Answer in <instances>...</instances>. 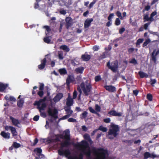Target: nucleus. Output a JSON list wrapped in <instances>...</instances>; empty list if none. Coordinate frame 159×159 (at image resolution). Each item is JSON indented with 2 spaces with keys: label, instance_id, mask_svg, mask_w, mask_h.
I'll return each mask as SVG.
<instances>
[{
  "label": "nucleus",
  "instance_id": "393cba45",
  "mask_svg": "<svg viewBox=\"0 0 159 159\" xmlns=\"http://www.w3.org/2000/svg\"><path fill=\"white\" fill-rule=\"evenodd\" d=\"M60 48L61 49H62L65 52H68L70 51V48L66 45H64L60 46Z\"/></svg>",
  "mask_w": 159,
  "mask_h": 159
},
{
  "label": "nucleus",
  "instance_id": "a19ab883",
  "mask_svg": "<svg viewBox=\"0 0 159 159\" xmlns=\"http://www.w3.org/2000/svg\"><path fill=\"white\" fill-rule=\"evenodd\" d=\"M97 1V0H93V2H91L90 3V4L89 6V9H90L91 8H92L93 7L94 4L96 3Z\"/></svg>",
  "mask_w": 159,
  "mask_h": 159
},
{
  "label": "nucleus",
  "instance_id": "72a5a7b5",
  "mask_svg": "<svg viewBox=\"0 0 159 159\" xmlns=\"http://www.w3.org/2000/svg\"><path fill=\"white\" fill-rule=\"evenodd\" d=\"M98 130H100L103 132H106L107 131V129L106 128L104 127L103 126H100L97 129Z\"/></svg>",
  "mask_w": 159,
  "mask_h": 159
},
{
  "label": "nucleus",
  "instance_id": "4c0bfd02",
  "mask_svg": "<svg viewBox=\"0 0 159 159\" xmlns=\"http://www.w3.org/2000/svg\"><path fill=\"white\" fill-rule=\"evenodd\" d=\"M119 18L116 19L115 24L116 25L118 26L120 24V20Z\"/></svg>",
  "mask_w": 159,
  "mask_h": 159
},
{
  "label": "nucleus",
  "instance_id": "5701e85b",
  "mask_svg": "<svg viewBox=\"0 0 159 159\" xmlns=\"http://www.w3.org/2000/svg\"><path fill=\"white\" fill-rule=\"evenodd\" d=\"M156 50H154L152 54V60L154 61H156V56L159 53V50H158L156 52Z\"/></svg>",
  "mask_w": 159,
  "mask_h": 159
},
{
  "label": "nucleus",
  "instance_id": "3c124183",
  "mask_svg": "<svg viewBox=\"0 0 159 159\" xmlns=\"http://www.w3.org/2000/svg\"><path fill=\"white\" fill-rule=\"evenodd\" d=\"M37 88V87L36 86H34L33 87V90L32 91V94L33 95H34L36 93L37 91H35V89Z\"/></svg>",
  "mask_w": 159,
  "mask_h": 159
},
{
  "label": "nucleus",
  "instance_id": "603ef678",
  "mask_svg": "<svg viewBox=\"0 0 159 159\" xmlns=\"http://www.w3.org/2000/svg\"><path fill=\"white\" fill-rule=\"evenodd\" d=\"M125 29L124 27L121 28L119 30V33L122 34L125 31Z\"/></svg>",
  "mask_w": 159,
  "mask_h": 159
},
{
  "label": "nucleus",
  "instance_id": "a18cd8bd",
  "mask_svg": "<svg viewBox=\"0 0 159 159\" xmlns=\"http://www.w3.org/2000/svg\"><path fill=\"white\" fill-rule=\"evenodd\" d=\"M147 99L149 101H152V96L151 94H148L147 96Z\"/></svg>",
  "mask_w": 159,
  "mask_h": 159
},
{
  "label": "nucleus",
  "instance_id": "6e6552de",
  "mask_svg": "<svg viewBox=\"0 0 159 159\" xmlns=\"http://www.w3.org/2000/svg\"><path fill=\"white\" fill-rule=\"evenodd\" d=\"M48 112L49 116H51L55 119L58 118V111L57 109H54L53 112H52V110L51 108H49L48 109Z\"/></svg>",
  "mask_w": 159,
  "mask_h": 159
},
{
  "label": "nucleus",
  "instance_id": "7c9ffc66",
  "mask_svg": "<svg viewBox=\"0 0 159 159\" xmlns=\"http://www.w3.org/2000/svg\"><path fill=\"white\" fill-rule=\"evenodd\" d=\"M88 112L86 111H84L80 116L81 119L85 118L87 116Z\"/></svg>",
  "mask_w": 159,
  "mask_h": 159
},
{
  "label": "nucleus",
  "instance_id": "864d4df0",
  "mask_svg": "<svg viewBox=\"0 0 159 159\" xmlns=\"http://www.w3.org/2000/svg\"><path fill=\"white\" fill-rule=\"evenodd\" d=\"M114 16V14L113 13H111V14H110L109 16H108V20H109L111 21H112L111 18H112V17L113 16Z\"/></svg>",
  "mask_w": 159,
  "mask_h": 159
},
{
  "label": "nucleus",
  "instance_id": "412c9836",
  "mask_svg": "<svg viewBox=\"0 0 159 159\" xmlns=\"http://www.w3.org/2000/svg\"><path fill=\"white\" fill-rule=\"evenodd\" d=\"M8 84H0V92H3L4 90L8 87Z\"/></svg>",
  "mask_w": 159,
  "mask_h": 159
},
{
  "label": "nucleus",
  "instance_id": "0e129e2a",
  "mask_svg": "<svg viewBox=\"0 0 159 159\" xmlns=\"http://www.w3.org/2000/svg\"><path fill=\"white\" fill-rule=\"evenodd\" d=\"M58 56V58L62 60L63 58V57L62 53H59Z\"/></svg>",
  "mask_w": 159,
  "mask_h": 159
},
{
  "label": "nucleus",
  "instance_id": "ddd939ff",
  "mask_svg": "<svg viewBox=\"0 0 159 159\" xmlns=\"http://www.w3.org/2000/svg\"><path fill=\"white\" fill-rule=\"evenodd\" d=\"M47 62V60L46 58H44L41 61V64L38 66V67L39 69L40 70L43 69L45 66Z\"/></svg>",
  "mask_w": 159,
  "mask_h": 159
},
{
  "label": "nucleus",
  "instance_id": "bf43d9fd",
  "mask_svg": "<svg viewBox=\"0 0 159 159\" xmlns=\"http://www.w3.org/2000/svg\"><path fill=\"white\" fill-rule=\"evenodd\" d=\"M89 110L92 113H96V111L91 107H89Z\"/></svg>",
  "mask_w": 159,
  "mask_h": 159
},
{
  "label": "nucleus",
  "instance_id": "0eeeda50",
  "mask_svg": "<svg viewBox=\"0 0 159 159\" xmlns=\"http://www.w3.org/2000/svg\"><path fill=\"white\" fill-rule=\"evenodd\" d=\"M5 129L6 131L10 130L13 137L16 136L18 134L17 132L16 128L12 126L6 125L5 127Z\"/></svg>",
  "mask_w": 159,
  "mask_h": 159
},
{
  "label": "nucleus",
  "instance_id": "79ce46f5",
  "mask_svg": "<svg viewBox=\"0 0 159 159\" xmlns=\"http://www.w3.org/2000/svg\"><path fill=\"white\" fill-rule=\"evenodd\" d=\"M150 154L148 152H146L144 154V156L145 159H147L150 157Z\"/></svg>",
  "mask_w": 159,
  "mask_h": 159
},
{
  "label": "nucleus",
  "instance_id": "774afa93",
  "mask_svg": "<svg viewBox=\"0 0 159 159\" xmlns=\"http://www.w3.org/2000/svg\"><path fill=\"white\" fill-rule=\"evenodd\" d=\"M60 13L62 15H65L66 13V11L64 10H61L60 11Z\"/></svg>",
  "mask_w": 159,
  "mask_h": 159
},
{
  "label": "nucleus",
  "instance_id": "c9c22d12",
  "mask_svg": "<svg viewBox=\"0 0 159 159\" xmlns=\"http://www.w3.org/2000/svg\"><path fill=\"white\" fill-rule=\"evenodd\" d=\"M151 84L152 87L154 86V84L156 83L157 80L155 79H151L150 80Z\"/></svg>",
  "mask_w": 159,
  "mask_h": 159
},
{
  "label": "nucleus",
  "instance_id": "f03ea898",
  "mask_svg": "<svg viewBox=\"0 0 159 159\" xmlns=\"http://www.w3.org/2000/svg\"><path fill=\"white\" fill-rule=\"evenodd\" d=\"M65 134L64 137H61V139H64L65 140L63 143H61V148L58 150V153L60 156L65 155L67 156L70 154V153L68 149L64 150L63 148L67 147L70 146L71 143L70 142V131L67 129L64 131Z\"/></svg>",
  "mask_w": 159,
  "mask_h": 159
},
{
  "label": "nucleus",
  "instance_id": "69168bd1",
  "mask_svg": "<svg viewBox=\"0 0 159 159\" xmlns=\"http://www.w3.org/2000/svg\"><path fill=\"white\" fill-rule=\"evenodd\" d=\"M40 112V115L41 116H42L43 117H46V113L44 112H42L41 111V112Z\"/></svg>",
  "mask_w": 159,
  "mask_h": 159
},
{
  "label": "nucleus",
  "instance_id": "a211bd4d",
  "mask_svg": "<svg viewBox=\"0 0 159 159\" xmlns=\"http://www.w3.org/2000/svg\"><path fill=\"white\" fill-rule=\"evenodd\" d=\"M81 58L83 61H87L91 59V56L89 55L85 54L81 56Z\"/></svg>",
  "mask_w": 159,
  "mask_h": 159
},
{
  "label": "nucleus",
  "instance_id": "ea45409f",
  "mask_svg": "<svg viewBox=\"0 0 159 159\" xmlns=\"http://www.w3.org/2000/svg\"><path fill=\"white\" fill-rule=\"evenodd\" d=\"M150 42L149 39H148L145 40L143 44V47H144L146 46Z\"/></svg>",
  "mask_w": 159,
  "mask_h": 159
},
{
  "label": "nucleus",
  "instance_id": "052dcab7",
  "mask_svg": "<svg viewBox=\"0 0 159 159\" xmlns=\"http://www.w3.org/2000/svg\"><path fill=\"white\" fill-rule=\"evenodd\" d=\"M103 121L105 123H109L111 121V120L110 118H105L103 119Z\"/></svg>",
  "mask_w": 159,
  "mask_h": 159
},
{
  "label": "nucleus",
  "instance_id": "6ab92c4d",
  "mask_svg": "<svg viewBox=\"0 0 159 159\" xmlns=\"http://www.w3.org/2000/svg\"><path fill=\"white\" fill-rule=\"evenodd\" d=\"M10 119L13 125L17 126H18V125L20 124V122L18 120L14 118L11 116L10 117Z\"/></svg>",
  "mask_w": 159,
  "mask_h": 159
},
{
  "label": "nucleus",
  "instance_id": "c03bdc74",
  "mask_svg": "<svg viewBox=\"0 0 159 159\" xmlns=\"http://www.w3.org/2000/svg\"><path fill=\"white\" fill-rule=\"evenodd\" d=\"M94 79H95V81L96 82H98V81H100L101 80V78L100 75H98L96 76L95 77Z\"/></svg>",
  "mask_w": 159,
  "mask_h": 159
},
{
  "label": "nucleus",
  "instance_id": "5fc2aeb1",
  "mask_svg": "<svg viewBox=\"0 0 159 159\" xmlns=\"http://www.w3.org/2000/svg\"><path fill=\"white\" fill-rule=\"evenodd\" d=\"M9 101L15 102L16 101V99L13 96H10L9 97Z\"/></svg>",
  "mask_w": 159,
  "mask_h": 159
},
{
  "label": "nucleus",
  "instance_id": "4be33fe9",
  "mask_svg": "<svg viewBox=\"0 0 159 159\" xmlns=\"http://www.w3.org/2000/svg\"><path fill=\"white\" fill-rule=\"evenodd\" d=\"M34 151L35 152H37V153H39V154L38 155L39 157L40 156H41V157H44V155L41 154L42 152V150L40 148H36L34 149Z\"/></svg>",
  "mask_w": 159,
  "mask_h": 159
},
{
  "label": "nucleus",
  "instance_id": "6e6d98bb",
  "mask_svg": "<svg viewBox=\"0 0 159 159\" xmlns=\"http://www.w3.org/2000/svg\"><path fill=\"white\" fill-rule=\"evenodd\" d=\"M68 121L69 122H74L76 121V120L73 118H70L68 119Z\"/></svg>",
  "mask_w": 159,
  "mask_h": 159
},
{
  "label": "nucleus",
  "instance_id": "1a4fd4ad",
  "mask_svg": "<svg viewBox=\"0 0 159 159\" xmlns=\"http://www.w3.org/2000/svg\"><path fill=\"white\" fill-rule=\"evenodd\" d=\"M66 28L68 29L73 25V19L70 17H67L66 19Z\"/></svg>",
  "mask_w": 159,
  "mask_h": 159
},
{
  "label": "nucleus",
  "instance_id": "13d9d810",
  "mask_svg": "<svg viewBox=\"0 0 159 159\" xmlns=\"http://www.w3.org/2000/svg\"><path fill=\"white\" fill-rule=\"evenodd\" d=\"M99 48L98 46L95 45L93 46V49L94 51H97L98 50Z\"/></svg>",
  "mask_w": 159,
  "mask_h": 159
},
{
  "label": "nucleus",
  "instance_id": "aec40b11",
  "mask_svg": "<svg viewBox=\"0 0 159 159\" xmlns=\"http://www.w3.org/2000/svg\"><path fill=\"white\" fill-rule=\"evenodd\" d=\"M0 134L3 138L5 139H9L10 138V134L8 132L6 133L4 131H2Z\"/></svg>",
  "mask_w": 159,
  "mask_h": 159
},
{
  "label": "nucleus",
  "instance_id": "473e14b6",
  "mask_svg": "<svg viewBox=\"0 0 159 159\" xmlns=\"http://www.w3.org/2000/svg\"><path fill=\"white\" fill-rule=\"evenodd\" d=\"M129 63L131 64H133L134 65H136L138 64V63L137 61L135 58H133L129 61Z\"/></svg>",
  "mask_w": 159,
  "mask_h": 159
},
{
  "label": "nucleus",
  "instance_id": "f704fd0d",
  "mask_svg": "<svg viewBox=\"0 0 159 159\" xmlns=\"http://www.w3.org/2000/svg\"><path fill=\"white\" fill-rule=\"evenodd\" d=\"M116 15L118 17V18H120V19L122 20L123 19V18L121 15V13L120 11H117L116 13Z\"/></svg>",
  "mask_w": 159,
  "mask_h": 159
},
{
  "label": "nucleus",
  "instance_id": "9d476101",
  "mask_svg": "<svg viewBox=\"0 0 159 159\" xmlns=\"http://www.w3.org/2000/svg\"><path fill=\"white\" fill-rule=\"evenodd\" d=\"M73 104V99L71 98L70 93L68 94L67 98L66 99V105L67 106L70 107Z\"/></svg>",
  "mask_w": 159,
  "mask_h": 159
},
{
  "label": "nucleus",
  "instance_id": "9b49d317",
  "mask_svg": "<svg viewBox=\"0 0 159 159\" xmlns=\"http://www.w3.org/2000/svg\"><path fill=\"white\" fill-rule=\"evenodd\" d=\"M106 90L111 92H115L116 91V88L115 86L111 85H105L104 87Z\"/></svg>",
  "mask_w": 159,
  "mask_h": 159
},
{
  "label": "nucleus",
  "instance_id": "338daca9",
  "mask_svg": "<svg viewBox=\"0 0 159 159\" xmlns=\"http://www.w3.org/2000/svg\"><path fill=\"white\" fill-rule=\"evenodd\" d=\"M124 142L130 145L131 144L133 143V141L131 140H126Z\"/></svg>",
  "mask_w": 159,
  "mask_h": 159
},
{
  "label": "nucleus",
  "instance_id": "f8f14e48",
  "mask_svg": "<svg viewBox=\"0 0 159 159\" xmlns=\"http://www.w3.org/2000/svg\"><path fill=\"white\" fill-rule=\"evenodd\" d=\"M143 16V19L144 22L149 21H150V22H151L153 21L154 20V19L152 16H150V17H149L148 14H144Z\"/></svg>",
  "mask_w": 159,
  "mask_h": 159
},
{
  "label": "nucleus",
  "instance_id": "20e7f679",
  "mask_svg": "<svg viewBox=\"0 0 159 159\" xmlns=\"http://www.w3.org/2000/svg\"><path fill=\"white\" fill-rule=\"evenodd\" d=\"M80 86L84 95L86 96H88L89 94V93L91 91L92 89L91 84L89 83H87L85 85L84 82H82Z\"/></svg>",
  "mask_w": 159,
  "mask_h": 159
},
{
  "label": "nucleus",
  "instance_id": "423d86ee",
  "mask_svg": "<svg viewBox=\"0 0 159 159\" xmlns=\"http://www.w3.org/2000/svg\"><path fill=\"white\" fill-rule=\"evenodd\" d=\"M119 131V128L118 125L112 124L111 127L108 131V134L110 135H113L115 137H116L118 134L117 133Z\"/></svg>",
  "mask_w": 159,
  "mask_h": 159
},
{
  "label": "nucleus",
  "instance_id": "39448f33",
  "mask_svg": "<svg viewBox=\"0 0 159 159\" xmlns=\"http://www.w3.org/2000/svg\"><path fill=\"white\" fill-rule=\"evenodd\" d=\"M47 98V97H44L43 98L40 99L38 101H36L34 103V106H38L37 108L39 109L40 112H41V111L43 110L44 108L46 107V103H42L41 104V107H40L39 106L41 105V103L44 102L46 100Z\"/></svg>",
  "mask_w": 159,
  "mask_h": 159
},
{
  "label": "nucleus",
  "instance_id": "e433bc0d",
  "mask_svg": "<svg viewBox=\"0 0 159 159\" xmlns=\"http://www.w3.org/2000/svg\"><path fill=\"white\" fill-rule=\"evenodd\" d=\"M101 108L98 104L95 105V110L96 112H99L101 111Z\"/></svg>",
  "mask_w": 159,
  "mask_h": 159
},
{
  "label": "nucleus",
  "instance_id": "4468645a",
  "mask_svg": "<svg viewBox=\"0 0 159 159\" xmlns=\"http://www.w3.org/2000/svg\"><path fill=\"white\" fill-rule=\"evenodd\" d=\"M93 21V19L92 18L88 19H87L85 21L84 24V28H88L91 25V23Z\"/></svg>",
  "mask_w": 159,
  "mask_h": 159
},
{
  "label": "nucleus",
  "instance_id": "680f3d73",
  "mask_svg": "<svg viewBox=\"0 0 159 159\" xmlns=\"http://www.w3.org/2000/svg\"><path fill=\"white\" fill-rule=\"evenodd\" d=\"M77 93L76 90H75L73 93V98L75 99L77 97Z\"/></svg>",
  "mask_w": 159,
  "mask_h": 159
},
{
  "label": "nucleus",
  "instance_id": "de8ad7c7",
  "mask_svg": "<svg viewBox=\"0 0 159 159\" xmlns=\"http://www.w3.org/2000/svg\"><path fill=\"white\" fill-rule=\"evenodd\" d=\"M39 90L40 91H42L43 90L44 87V84L43 83H39Z\"/></svg>",
  "mask_w": 159,
  "mask_h": 159
},
{
  "label": "nucleus",
  "instance_id": "a878e982",
  "mask_svg": "<svg viewBox=\"0 0 159 159\" xmlns=\"http://www.w3.org/2000/svg\"><path fill=\"white\" fill-rule=\"evenodd\" d=\"M58 72L61 75H65L67 73V70L65 68L59 69L58 70Z\"/></svg>",
  "mask_w": 159,
  "mask_h": 159
},
{
  "label": "nucleus",
  "instance_id": "7ed1b4c3",
  "mask_svg": "<svg viewBox=\"0 0 159 159\" xmlns=\"http://www.w3.org/2000/svg\"><path fill=\"white\" fill-rule=\"evenodd\" d=\"M93 152L95 154H98L96 159H106V155L107 151L103 148H98L97 149L94 147L92 149Z\"/></svg>",
  "mask_w": 159,
  "mask_h": 159
},
{
  "label": "nucleus",
  "instance_id": "f257e3e1",
  "mask_svg": "<svg viewBox=\"0 0 159 159\" xmlns=\"http://www.w3.org/2000/svg\"><path fill=\"white\" fill-rule=\"evenodd\" d=\"M75 146L80 148L82 153H80L78 157L70 156L68 157V159H83V155H85L88 158L91 157V151L89 144L86 141L83 140L80 143L76 144Z\"/></svg>",
  "mask_w": 159,
  "mask_h": 159
},
{
  "label": "nucleus",
  "instance_id": "2f4dec72",
  "mask_svg": "<svg viewBox=\"0 0 159 159\" xmlns=\"http://www.w3.org/2000/svg\"><path fill=\"white\" fill-rule=\"evenodd\" d=\"M12 146L15 148H17L21 146V144L20 143H18L16 142H14L12 144Z\"/></svg>",
  "mask_w": 159,
  "mask_h": 159
},
{
  "label": "nucleus",
  "instance_id": "09e8293b",
  "mask_svg": "<svg viewBox=\"0 0 159 159\" xmlns=\"http://www.w3.org/2000/svg\"><path fill=\"white\" fill-rule=\"evenodd\" d=\"M44 93L43 90L39 91L38 92V95L41 98L42 97Z\"/></svg>",
  "mask_w": 159,
  "mask_h": 159
},
{
  "label": "nucleus",
  "instance_id": "2eb2a0df",
  "mask_svg": "<svg viewBox=\"0 0 159 159\" xmlns=\"http://www.w3.org/2000/svg\"><path fill=\"white\" fill-rule=\"evenodd\" d=\"M108 114L113 116L120 117L122 115V114L121 113L117 112L115 110H111L108 112Z\"/></svg>",
  "mask_w": 159,
  "mask_h": 159
},
{
  "label": "nucleus",
  "instance_id": "37998d69",
  "mask_svg": "<svg viewBox=\"0 0 159 159\" xmlns=\"http://www.w3.org/2000/svg\"><path fill=\"white\" fill-rule=\"evenodd\" d=\"M70 114H68L67 115H65V116H64L60 118L59 120H63L66 119H67L69 117H70Z\"/></svg>",
  "mask_w": 159,
  "mask_h": 159
},
{
  "label": "nucleus",
  "instance_id": "cd10ccee",
  "mask_svg": "<svg viewBox=\"0 0 159 159\" xmlns=\"http://www.w3.org/2000/svg\"><path fill=\"white\" fill-rule=\"evenodd\" d=\"M43 28L45 29L46 31H47V33L46 32V35H47L48 33L51 31V29L50 27L48 25H44L43 27Z\"/></svg>",
  "mask_w": 159,
  "mask_h": 159
},
{
  "label": "nucleus",
  "instance_id": "58836bf2",
  "mask_svg": "<svg viewBox=\"0 0 159 159\" xmlns=\"http://www.w3.org/2000/svg\"><path fill=\"white\" fill-rule=\"evenodd\" d=\"M143 41V39H138L136 42V45L138 46L139 45L140 43H142Z\"/></svg>",
  "mask_w": 159,
  "mask_h": 159
},
{
  "label": "nucleus",
  "instance_id": "dca6fc26",
  "mask_svg": "<svg viewBox=\"0 0 159 159\" xmlns=\"http://www.w3.org/2000/svg\"><path fill=\"white\" fill-rule=\"evenodd\" d=\"M63 97V94L62 93L57 94L53 99V101L55 102L59 101Z\"/></svg>",
  "mask_w": 159,
  "mask_h": 159
},
{
  "label": "nucleus",
  "instance_id": "b1692460",
  "mask_svg": "<svg viewBox=\"0 0 159 159\" xmlns=\"http://www.w3.org/2000/svg\"><path fill=\"white\" fill-rule=\"evenodd\" d=\"M139 74L140 76V77L141 78H148V75L144 73L143 71H139Z\"/></svg>",
  "mask_w": 159,
  "mask_h": 159
},
{
  "label": "nucleus",
  "instance_id": "49530a36",
  "mask_svg": "<svg viewBox=\"0 0 159 159\" xmlns=\"http://www.w3.org/2000/svg\"><path fill=\"white\" fill-rule=\"evenodd\" d=\"M109 69H111L113 72H115L117 70V67L115 66H111L109 67Z\"/></svg>",
  "mask_w": 159,
  "mask_h": 159
},
{
  "label": "nucleus",
  "instance_id": "c756f323",
  "mask_svg": "<svg viewBox=\"0 0 159 159\" xmlns=\"http://www.w3.org/2000/svg\"><path fill=\"white\" fill-rule=\"evenodd\" d=\"M24 101L22 99H20L17 102V106L19 107H21L23 106Z\"/></svg>",
  "mask_w": 159,
  "mask_h": 159
},
{
  "label": "nucleus",
  "instance_id": "bb28decb",
  "mask_svg": "<svg viewBox=\"0 0 159 159\" xmlns=\"http://www.w3.org/2000/svg\"><path fill=\"white\" fill-rule=\"evenodd\" d=\"M84 68L83 67H81L77 68L75 69V71L77 73L82 74L83 73Z\"/></svg>",
  "mask_w": 159,
  "mask_h": 159
},
{
  "label": "nucleus",
  "instance_id": "c85d7f7f",
  "mask_svg": "<svg viewBox=\"0 0 159 159\" xmlns=\"http://www.w3.org/2000/svg\"><path fill=\"white\" fill-rule=\"evenodd\" d=\"M43 41L47 43H49L51 41V38L50 37L47 36L43 39Z\"/></svg>",
  "mask_w": 159,
  "mask_h": 159
},
{
  "label": "nucleus",
  "instance_id": "4d7b16f0",
  "mask_svg": "<svg viewBox=\"0 0 159 159\" xmlns=\"http://www.w3.org/2000/svg\"><path fill=\"white\" fill-rule=\"evenodd\" d=\"M135 50V49L133 48H130L128 49V52L129 53H132Z\"/></svg>",
  "mask_w": 159,
  "mask_h": 159
},
{
  "label": "nucleus",
  "instance_id": "e2e57ef3",
  "mask_svg": "<svg viewBox=\"0 0 159 159\" xmlns=\"http://www.w3.org/2000/svg\"><path fill=\"white\" fill-rule=\"evenodd\" d=\"M39 119V115H36L33 118L34 121H37Z\"/></svg>",
  "mask_w": 159,
  "mask_h": 159
},
{
  "label": "nucleus",
  "instance_id": "f3484780",
  "mask_svg": "<svg viewBox=\"0 0 159 159\" xmlns=\"http://www.w3.org/2000/svg\"><path fill=\"white\" fill-rule=\"evenodd\" d=\"M75 81L74 77L72 75H68L66 80V83L70 84Z\"/></svg>",
  "mask_w": 159,
  "mask_h": 159
},
{
  "label": "nucleus",
  "instance_id": "8fccbe9b",
  "mask_svg": "<svg viewBox=\"0 0 159 159\" xmlns=\"http://www.w3.org/2000/svg\"><path fill=\"white\" fill-rule=\"evenodd\" d=\"M151 22H148V23L145 24L144 25V29L145 30H147L148 29V26L150 24Z\"/></svg>",
  "mask_w": 159,
  "mask_h": 159
}]
</instances>
